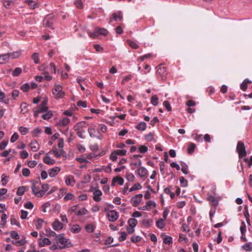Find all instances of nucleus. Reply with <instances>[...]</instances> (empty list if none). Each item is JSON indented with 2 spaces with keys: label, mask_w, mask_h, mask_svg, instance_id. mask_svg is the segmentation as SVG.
Here are the masks:
<instances>
[{
  "label": "nucleus",
  "mask_w": 252,
  "mask_h": 252,
  "mask_svg": "<svg viewBox=\"0 0 252 252\" xmlns=\"http://www.w3.org/2000/svg\"><path fill=\"white\" fill-rule=\"evenodd\" d=\"M56 240L58 243H60L62 246H60V249L69 248L73 245L69 239L65 238L63 234H60L56 236Z\"/></svg>",
  "instance_id": "obj_1"
},
{
  "label": "nucleus",
  "mask_w": 252,
  "mask_h": 252,
  "mask_svg": "<svg viewBox=\"0 0 252 252\" xmlns=\"http://www.w3.org/2000/svg\"><path fill=\"white\" fill-rule=\"evenodd\" d=\"M53 94L55 98L60 99L63 98L64 95V92L63 91V87L58 84H55L52 90Z\"/></svg>",
  "instance_id": "obj_2"
},
{
  "label": "nucleus",
  "mask_w": 252,
  "mask_h": 252,
  "mask_svg": "<svg viewBox=\"0 0 252 252\" xmlns=\"http://www.w3.org/2000/svg\"><path fill=\"white\" fill-rule=\"evenodd\" d=\"M108 31L104 28H95L93 32H89L88 34L91 37L95 38L99 35H106L108 34Z\"/></svg>",
  "instance_id": "obj_3"
},
{
  "label": "nucleus",
  "mask_w": 252,
  "mask_h": 252,
  "mask_svg": "<svg viewBox=\"0 0 252 252\" xmlns=\"http://www.w3.org/2000/svg\"><path fill=\"white\" fill-rule=\"evenodd\" d=\"M236 150L239 154V158H243L246 156V151L243 142L239 141L237 143Z\"/></svg>",
  "instance_id": "obj_4"
},
{
  "label": "nucleus",
  "mask_w": 252,
  "mask_h": 252,
  "mask_svg": "<svg viewBox=\"0 0 252 252\" xmlns=\"http://www.w3.org/2000/svg\"><path fill=\"white\" fill-rule=\"evenodd\" d=\"M48 110V107H44L38 105L36 107L34 108L33 110V116L34 117L37 118L40 113H45Z\"/></svg>",
  "instance_id": "obj_5"
},
{
  "label": "nucleus",
  "mask_w": 252,
  "mask_h": 252,
  "mask_svg": "<svg viewBox=\"0 0 252 252\" xmlns=\"http://www.w3.org/2000/svg\"><path fill=\"white\" fill-rule=\"evenodd\" d=\"M143 194L141 193L137 194L131 197L130 203L134 207H137L142 200Z\"/></svg>",
  "instance_id": "obj_6"
},
{
  "label": "nucleus",
  "mask_w": 252,
  "mask_h": 252,
  "mask_svg": "<svg viewBox=\"0 0 252 252\" xmlns=\"http://www.w3.org/2000/svg\"><path fill=\"white\" fill-rule=\"evenodd\" d=\"M119 213L115 210H111L107 214V218L110 221H116L119 218Z\"/></svg>",
  "instance_id": "obj_7"
},
{
  "label": "nucleus",
  "mask_w": 252,
  "mask_h": 252,
  "mask_svg": "<svg viewBox=\"0 0 252 252\" xmlns=\"http://www.w3.org/2000/svg\"><path fill=\"white\" fill-rule=\"evenodd\" d=\"M166 68L164 66H160L157 71L158 75H159L161 80H164L166 78Z\"/></svg>",
  "instance_id": "obj_8"
},
{
  "label": "nucleus",
  "mask_w": 252,
  "mask_h": 252,
  "mask_svg": "<svg viewBox=\"0 0 252 252\" xmlns=\"http://www.w3.org/2000/svg\"><path fill=\"white\" fill-rule=\"evenodd\" d=\"M53 16L52 15H48L47 16L43 21V24L44 26L52 28V20L53 19Z\"/></svg>",
  "instance_id": "obj_9"
},
{
  "label": "nucleus",
  "mask_w": 252,
  "mask_h": 252,
  "mask_svg": "<svg viewBox=\"0 0 252 252\" xmlns=\"http://www.w3.org/2000/svg\"><path fill=\"white\" fill-rule=\"evenodd\" d=\"M32 189L33 194L37 197H42L43 196V192L40 190L39 188L35 186V184H33L32 187Z\"/></svg>",
  "instance_id": "obj_10"
},
{
  "label": "nucleus",
  "mask_w": 252,
  "mask_h": 252,
  "mask_svg": "<svg viewBox=\"0 0 252 252\" xmlns=\"http://www.w3.org/2000/svg\"><path fill=\"white\" fill-rule=\"evenodd\" d=\"M70 122V120L68 118H64L60 120L56 124V126L59 127L66 126Z\"/></svg>",
  "instance_id": "obj_11"
},
{
  "label": "nucleus",
  "mask_w": 252,
  "mask_h": 252,
  "mask_svg": "<svg viewBox=\"0 0 252 252\" xmlns=\"http://www.w3.org/2000/svg\"><path fill=\"white\" fill-rule=\"evenodd\" d=\"M61 169L58 166L54 167L48 170L49 175L50 177L53 178L56 176L60 171Z\"/></svg>",
  "instance_id": "obj_12"
},
{
  "label": "nucleus",
  "mask_w": 252,
  "mask_h": 252,
  "mask_svg": "<svg viewBox=\"0 0 252 252\" xmlns=\"http://www.w3.org/2000/svg\"><path fill=\"white\" fill-rule=\"evenodd\" d=\"M52 227L56 231H59L63 229V224L58 220H56L52 223Z\"/></svg>",
  "instance_id": "obj_13"
},
{
  "label": "nucleus",
  "mask_w": 252,
  "mask_h": 252,
  "mask_svg": "<svg viewBox=\"0 0 252 252\" xmlns=\"http://www.w3.org/2000/svg\"><path fill=\"white\" fill-rule=\"evenodd\" d=\"M38 245L39 247H43L45 246L50 245L51 241L48 238H44L43 239H39L38 240Z\"/></svg>",
  "instance_id": "obj_14"
},
{
  "label": "nucleus",
  "mask_w": 252,
  "mask_h": 252,
  "mask_svg": "<svg viewBox=\"0 0 252 252\" xmlns=\"http://www.w3.org/2000/svg\"><path fill=\"white\" fill-rule=\"evenodd\" d=\"M88 131L89 135L91 137H97L98 139H101V135L100 136H97L95 134L96 130L95 126L93 125L90 127H89Z\"/></svg>",
  "instance_id": "obj_15"
},
{
  "label": "nucleus",
  "mask_w": 252,
  "mask_h": 252,
  "mask_svg": "<svg viewBox=\"0 0 252 252\" xmlns=\"http://www.w3.org/2000/svg\"><path fill=\"white\" fill-rule=\"evenodd\" d=\"M65 183L67 186H73L75 183L74 177L71 175L65 176Z\"/></svg>",
  "instance_id": "obj_16"
},
{
  "label": "nucleus",
  "mask_w": 252,
  "mask_h": 252,
  "mask_svg": "<svg viewBox=\"0 0 252 252\" xmlns=\"http://www.w3.org/2000/svg\"><path fill=\"white\" fill-rule=\"evenodd\" d=\"M3 5L7 9L11 8L14 6L16 0H2Z\"/></svg>",
  "instance_id": "obj_17"
},
{
  "label": "nucleus",
  "mask_w": 252,
  "mask_h": 252,
  "mask_svg": "<svg viewBox=\"0 0 252 252\" xmlns=\"http://www.w3.org/2000/svg\"><path fill=\"white\" fill-rule=\"evenodd\" d=\"M102 193L100 190L97 189L95 190L94 192V200L96 202H99L101 200V196L102 195Z\"/></svg>",
  "instance_id": "obj_18"
},
{
  "label": "nucleus",
  "mask_w": 252,
  "mask_h": 252,
  "mask_svg": "<svg viewBox=\"0 0 252 252\" xmlns=\"http://www.w3.org/2000/svg\"><path fill=\"white\" fill-rule=\"evenodd\" d=\"M9 55L8 53L0 55V64L7 63L9 60Z\"/></svg>",
  "instance_id": "obj_19"
},
{
  "label": "nucleus",
  "mask_w": 252,
  "mask_h": 252,
  "mask_svg": "<svg viewBox=\"0 0 252 252\" xmlns=\"http://www.w3.org/2000/svg\"><path fill=\"white\" fill-rule=\"evenodd\" d=\"M137 174L140 177H144L147 175L148 171L144 167H140L137 169Z\"/></svg>",
  "instance_id": "obj_20"
},
{
  "label": "nucleus",
  "mask_w": 252,
  "mask_h": 252,
  "mask_svg": "<svg viewBox=\"0 0 252 252\" xmlns=\"http://www.w3.org/2000/svg\"><path fill=\"white\" fill-rule=\"evenodd\" d=\"M85 121H82L78 123L74 126L73 129L76 131L83 129V128L85 127Z\"/></svg>",
  "instance_id": "obj_21"
},
{
  "label": "nucleus",
  "mask_w": 252,
  "mask_h": 252,
  "mask_svg": "<svg viewBox=\"0 0 252 252\" xmlns=\"http://www.w3.org/2000/svg\"><path fill=\"white\" fill-rule=\"evenodd\" d=\"M39 145L36 140H33L31 143V150L33 152H36L39 149Z\"/></svg>",
  "instance_id": "obj_22"
},
{
  "label": "nucleus",
  "mask_w": 252,
  "mask_h": 252,
  "mask_svg": "<svg viewBox=\"0 0 252 252\" xmlns=\"http://www.w3.org/2000/svg\"><path fill=\"white\" fill-rule=\"evenodd\" d=\"M112 19H113L114 21H121L123 19V14L122 12L120 11H118L116 13H114L112 14Z\"/></svg>",
  "instance_id": "obj_23"
},
{
  "label": "nucleus",
  "mask_w": 252,
  "mask_h": 252,
  "mask_svg": "<svg viewBox=\"0 0 252 252\" xmlns=\"http://www.w3.org/2000/svg\"><path fill=\"white\" fill-rule=\"evenodd\" d=\"M21 50L16 51L12 53H8L9 58L15 59L19 58L21 55Z\"/></svg>",
  "instance_id": "obj_24"
},
{
  "label": "nucleus",
  "mask_w": 252,
  "mask_h": 252,
  "mask_svg": "<svg viewBox=\"0 0 252 252\" xmlns=\"http://www.w3.org/2000/svg\"><path fill=\"white\" fill-rule=\"evenodd\" d=\"M43 162L48 165H52L55 163V160L49 156H45L43 158Z\"/></svg>",
  "instance_id": "obj_25"
},
{
  "label": "nucleus",
  "mask_w": 252,
  "mask_h": 252,
  "mask_svg": "<svg viewBox=\"0 0 252 252\" xmlns=\"http://www.w3.org/2000/svg\"><path fill=\"white\" fill-rule=\"evenodd\" d=\"M147 125L145 122H141L137 125L135 126L136 128L139 130L144 131L146 129Z\"/></svg>",
  "instance_id": "obj_26"
},
{
  "label": "nucleus",
  "mask_w": 252,
  "mask_h": 252,
  "mask_svg": "<svg viewBox=\"0 0 252 252\" xmlns=\"http://www.w3.org/2000/svg\"><path fill=\"white\" fill-rule=\"evenodd\" d=\"M181 166L182 167L181 168V171L182 172L185 174H189V171H188V166L187 165L186 163L184 162L181 161Z\"/></svg>",
  "instance_id": "obj_27"
},
{
  "label": "nucleus",
  "mask_w": 252,
  "mask_h": 252,
  "mask_svg": "<svg viewBox=\"0 0 252 252\" xmlns=\"http://www.w3.org/2000/svg\"><path fill=\"white\" fill-rule=\"evenodd\" d=\"M45 113L43 114L42 116H41V117L44 119V120H48L49 119H50L52 116H53V114H52V112L51 111H50V110H47L46 112H45Z\"/></svg>",
  "instance_id": "obj_28"
},
{
  "label": "nucleus",
  "mask_w": 252,
  "mask_h": 252,
  "mask_svg": "<svg viewBox=\"0 0 252 252\" xmlns=\"http://www.w3.org/2000/svg\"><path fill=\"white\" fill-rule=\"evenodd\" d=\"M192 137L197 142H202L203 141V137L202 134H193Z\"/></svg>",
  "instance_id": "obj_29"
},
{
  "label": "nucleus",
  "mask_w": 252,
  "mask_h": 252,
  "mask_svg": "<svg viewBox=\"0 0 252 252\" xmlns=\"http://www.w3.org/2000/svg\"><path fill=\"white\" fill-rule=\"evenodd\" d=\"M242 248L246 251H252V243L251 242L247 243L243 245Z\"/></svg>",
  "instance_id": "obj_30"
},
{
  "label": "nucleus",
  "mask_w": 252,
  "mask_h": 252,
  "mask_svg": "<svg viewBox=\"0 0 252 252\" xmlns=\"http://www.w3.org/2000/svg\"><path fill=\"white\" fill-rule=\"evenodd\" d=\"M156 225L158 228H159L160 229H162L163 227H164L165 225V223L163 220V219H160L158 220L156 222Z\"/></svg>",
  "instance_id": "obj_31"
},
{
  "label": "nucleus",
  "mask_w": 252,
  "mask_h": 252,
  "mask_svg": "<svg viewBox=\"0 0 252 252\" xmlns=\"http://www.w3.org/2000/svg\"><path fill=\"white\" fill-rule=\"evenodd\" d=\"M127 223L128 224V226L135 227L137 224V220L135 218L129 219L128 220Z\"/></svg>",
  "instance_id": "obj_32"
},
{
  "label": "nucleus",
  "mask_w": 252,
  "mask_h": 252,
  "mask_svg": "<svg viewBox=\"0 0 252 252\" xmlns=\"http://www.w3.org/2000/svg\"><path fill=\"white\" fill-rule=\"evenodd\" d=\"M88 213V210L85 208H83L77 210V216H81L87 214Z\"/></svg>",
  "instance_id": "obj_33"
},
{
  "label": "nucleus",
  "mask_w": 252,
  "mask_h": 252,
  "mask_svg": "<svg viewBox=\"0 0 252 252\" xmlns=\"http://www.w3.org/2000/svg\"><path fill=\"white\" fill-rule=\"evenodd\" d=\"M208 200L213 206L216 207L218 205V201L215 196H211L208 198Z\"/></svg>",
  "instance_id": "obj_34"
},
{
  "label": "nucleus",
  "mask_w": 252,
  "mask_h": 252,
  "mask_svg": "<svg viewBox=\"0 0 252 252\" xmlns=\"http://www.w3.org/2000/svg\"><path fill=\"white\" fill-rule=\"evenodd\" d=\"M9 178V177L8 176H6L4 174H3L1 175V182L2 186H5L6 185V184L8 182Z\"/></svg>",
  "instance_id": "obj_35"
},
{
  "label": "nucleus",
  "mask_w": 252,
  "mask_h": 252,
  "mask_svg": "<svg viewBox=\"0 0 252 252\" xmlns=\"http://www.w3.org/2000/svg\"><path fill=\"white\" fill-rule=\"evenodd\" d=\"M163 243L165 244H172L173 243L172 238L169 236H166L163 239Z\"/></svg>",
  "instance_id": "obj_36"
},
{
  "label": "nucleus",
  "mask_w": 252,
  "mask_h": 252,
  "mask_svg": "<svg viewBox=\"0 0 252 252\" xmlns=\"http://www.w3.org/2000/svg\"><path fill=\"white\" fill-rule=\"evenodd\" d=\"M42 132L41 129L37 127L33 129V130L32 131V135L33 137H36L38 136Z\"/></svg>",
  "instance_id": "obj_37"
},
{
  "label": "nucleus",
  "mask_w": 252,
  "mask_h": 252,
  "mask_svg": "<svg viewBox=\"0 0 252 252\" xmlns=\"http://www.w3.org/2000/svg\"><path fill=\"white\" fill-rule=\"evenodd\" d=\"M146 204L147 205V206L149 208V210L156 207V202L152 200H149L147 201Z\"/></svg>",
  "instance_id": "obj_38"
},
{
  "label": "nucleus",
  "mask_w": 252,
  "mask_h": 252,
  "mask_svg": "<svg viewBox=\"0 0 252 252\" xmlns=\"http://www.w3.org/2000/svg\"><path fill=\"white\" fill-rule=\"evenodd\" d=\"M142 189V186L139 183L135 184L129 190V192H132L136 190H139Z\"/></svg>",
  "instance_id": "obj_39"
},
{
  "label": "nucleus",
  "mask_w": 252,
  "mask_h": 252,
  "mask_svg": "<svg viewBox=\"0 0 252 252\" xmlns=\"http://www.w3.org/2000/svg\"><path fill=\"white\" fill-rule=\"evenodd\" d=\"M195 147L196 145L194 143H190V144H189L188 147V153L189 154H192L194 151Z\"/></svg>",
  "instance_id": "obj_40"
},
{
  "label": "nucleus",
  "mask_w": 252,
  "mask_h": 252,
  "mask_svg": "<svg viewBox=\"0 0 252 252\" xmlns=\"http://www.w3.org/2000/svg\"><path fill=\"white\" fill-rule=\"evenodd\" d=\"M85 229L87 232L92 233L94 230L95 226L92 224H88L86 226Z\"/></svg>",
  "instance_id": "obj_41"
},
{
  "label": "nucleus",
  "mask_w": 252,
  "mask_h": 252,
  "mask_svg": "<svg viewBox=\"0 0 252 252\" xmlns=\"http://www.w3.org/2000/svg\"><path fill=\"white\" fill-rule=\"evenodd\" d=\"M81 227L78 224L73 225L71 228V231L73 233H79Z\"/></svg>",
  "instance_id": "obj_42"
},
{
  "label": "nucleus",
  "mask_w": 252,
  "mask_h": 252,
  "mask_svg": "<svg viewBox=\"0 0 252 252\" xmlns=\"http://www.w3.org/2000/svg\"><path fill=\"white\" fill-rule=\"evenodd\" d=\"M152 223L153 221L152 220L145 219L142 220V224L146 227H149Z\"/></svg>",
  "instance_id": "obj_43"
},
{
  "label": "nucleus",
  "mask_w": 252,
  "mask_h": 252,
  "mask_svg": "<svg viewBox=\"0 0 252 252\" xmlns=\"http://www.w3.org/2000/svg\"><path fill=\"white\" fill-rule=\"evenodd\" d=\"M145 139L149 142H151L154 140V134L152 132H150L144 136Z\"/></svg>",
  "instance_id": "obj_44"
},
{
  "label": "nucleus",
  "mask_w": 252,
  "mask_h": 252,
  "mask_svg": "<svg viewBox=\"0 0 252 252\" xmlns=\"http://www.w3.org/2000/svg\"><path fill=\"white\" fill-rule=\"evenodd\" d=\"M43 222V220L42 219H38L35 224L36 228L37 229H41L42 227Z\"/></svg>",
  "instance_id": "obj_45"
},
{
  "label": "nucleus",
  "mask_w": 252,
  "mask_h": 252,
  "mask_svg": "<svg viewBox=\"0 0 252 252\" xmlns=\"http://www.w3.org/2000/svg\"><path fill=\"white\" fill-rule=\"evenodd\" d=\"M151 103L154 106H157L158 103V98L156 95H154L151 98Z\"/></svg>",
  "instance_id": "obj_46"
},
{
  "label": "nucleus",
  "mask_w": 252,
  "mask_h": 252,
  "mask_svg": "<svg viewBox=\"0 0 252 252\" xmlns=\"http://www.w3.org/2000/svg\"><path fill=\"white\" fill-rule=\"evenodd\" d=\"M179 181L182 187H186L188 186V181L183 177H180L179 178Z\"/></svg>",
  "instance_id": "obj_47"
},
{
  "label": "nucleus",
  "mask_w": 252,
  "mask_h": 252,
  "mask_svg": "<svg viewBox=\"0 0 252 252\" xmlns=\"http://www.w3.org/2000/svg\"><path fill=\"white\" fill-rule=\"evenodd\" d=\"M78 205H74L69 208L68 213L70 214H72V213H75L77 215V210H78Z\"/></svg>",
  "instance_id": "obj_48"
},
{
  "label": "nucleus",
  "mask_w": 252,
  "mask_h": 252,
  "mask_svg": "<svg viewBox=\"0 0 252 252\" xmlns=\"http://www.w3.org/2000/svg\"><path fill=\"white\" fill-rule=\"evenodd\" d=\"M22 72V69L20 67H16L12 73L13 76H18Z\"/></svg>",
  "instance_id": "obj_49"
},
{
  "label": "nucleus",
  "mask_w": 252,
  "mask_h": 252,
  "mask_svg": "<svg viewBox=\"0 0 252 252\" xmlns=\"http://www.w3.org/2000/svg\"><path fill=\"white\" fill-rule=\"evenodd\" d=\"M32 60H33V62L35 64L39 63V55L38 53H33L32 56Z\"/></svg>",
  "instance_id": "obj_50"
},
{
  "label": "nucleus",
  "mask_w": 252,
  "mask_h": 252,
  "mask_svg": "<svg viewBox=\"0 0 252 252\" xmlns=\"http://www.w3.org/2000/svg\"><path fill=\"white\" fill-rule=\"evenodd\" d=\"M240 231L242 236L245 235V233L246 231V226L244 221L241 222V225L240 226Z\"/></svg>",
  "instance_id": "obj_51"
},
{
  "label": "nucleus",
  "mask_w": 252,
  "mask_h": 252,
  "mask_svg": "<svg viewBox=\"0 0 252 252\" xmlns=\"http://www.w3.org/2000/svg\"><path fill=\"white\" fill-rule=\"evenodd\" d=\"M19 131L23 135H25L29 132L28 128L24 126H20Z\"/></svg>",
  "instance_id": "obj_52"
},
{
  "label": "nucleus",
  "mask_w": 252,
  "mask_h": 252,
  "mask_svg": "<svg viewBox=\"0 0 252 252\" xmlns=\"http://www.w3.org/2000/svg\"><path fill=\"white\" fill-rule=\"evenodd\" d=\"M25 191V188L24 186L19 187L16 192V193L18 195H22L24 194Z\"/></svg>",
  "instance_id": "obj_53"
},
{
  "label": "nucleus",
  "mask_w": 252,
  "mask_h": 252,
  "mask_svg": "<svg viewBox=\"0 0 252 252\" xmlns=\"http://www.w3.org/2000/svg\"><path fill=\"white\" fill-rule=\"evenodd\" d=\"M26 2L32 9L34 8L37 5V3L33 1L32 0H27Z\"/></svg>",
  "instance_id": "obj_54"
},
{
  "label": "nucleus",
  "mask_w": 252,
  "mask_h": 252,
  "mask_svg": "<svg viewBox=\"0 0 252 252\" xmlns=\"http://www.w3.org/2000/svg\"><path fill=\"white\" fill-rule=\"evenodd\" d=\"M7 218V215L3 213L1 216V223L0 224V226H4V224L6 223Z\"/></svg>",
  "instance_id": "obj_55"
},
{
  "label": "nucleus",
  "mask_w": 252,
  "mask_h": 252,
  "mask_svg": "<svg viewBox=\"0 0 252 252\" xmlns=\"http://www.w3.org/2000/svg\"><path fill=\"white\" fill-rule=\"evenodd\" d=\"M74 198V195L71 193H67L64 197L63 199L65 201L72 200Z\"/></svg>",
  "instance_id": "obj_56"
},
{
  "label": "nucleus",
  "mask_w": 252,
  "mask_h": 252,
  "mask_svg": "<svg viewBox=\"0 0 252 252\" xmlns=\"http://www.w3.org/2000/svg\"><path fill=\"white\" fill-rule=\"evenodd\" d=\"M117 155L121 156H125L126 154V150L125 149L115 150Z\"/></svg>",
  "instance_id": "obj_57"
},
{
  "label": "nucleus",
  "mask_w": 252,
  "mask_h": 252,
  "mask_svg": "<svg viewBox=\"0 0 252 252\" xmlns=\"http://www.w3.org/2000/svg\"><path fill=\"white\" fill-rule=\"evenodd\" d=\"M10 236L12 238L18 240L20 237L18 233L15 231H12L10 232Z\"/></svg>",
  "instance_id": "obj_58"
},
{
  "label": "nucleus",
  "mask_w": 252,
  "mask_h": 252,
  "mask_svg": "<svg viewBox=\"0 0 252 252\" xmlns=\"http://www.w3.org/2000/svg\"><path fill=\"white\" fill-rule=\"evenodd\" d=\"M126 178L129 182H132L134 179V176L131 173H127L126 174Z\"/></svg>",
  "instance_id": "obj_59"
},
{
  "label": "nucleus",
  "mask_w": 252,
  "mask_h": 252,
  "mask_svg": "<svg viewBox=\"0 0 252 252\" xmlns=\"http://www.w3.org/2000/svg\"><path fill=\"white\" fill-rule=\"evenodd\" d=\"M74 3L78 8L81 9L83 7V4L81 0H75Z\"/></svg>",
  "instance_id": "obj_60"
},
{
  "label": "nucleus",
  "mask_w": 252,
  "mask_h": 252,
  "mask_svg": "<svg viewBox=\"0 0 252 252\" xmlns=\"http://www.w3.org/2000/svg\"><path fill=\"white\" fill-rule=\"evenodd\" d=\"M117 156H118L117 154H116L115 151H114L113 152H112V153L111 154V155L110 156V159L111 160H112L113 161H115L117 159V158H118Z\"/></svg>",
  "instance_id": "obj_61"
},
{
  "label": "nucleus",
  "mask_w": 252,
  "mask_h": 252,
  "mask_svg": "<svg viewBox=\"0 0 252 252\" xmlns=\"http://www.w3.org/2000/svg\"><path fill=\"white\" fill-rule=\"evenodd\" d=\"M126 236H127V234L126 232H122L121 233V235L119 238V241L122 242V241H125L126 238Z\"/></svg>",
  "instance_id": "obj_62"
},
{
  "label": "nucleus",
  "mask_w": 252,
  "mask_h": 252,
  "mask_svg": "<svg viewBox=\"0 0 252 252\" xmlns=\"http://www.w3.org/2000/svg\"><path fill=\"white\" fill-rule=\"evenodd\" d=\"M30 88V86L28 83H25L21 87V89L24 92H28Z\"/></svg>",
  "instance_id": "obj_63"
},
{
  "label": "nucleus",
  "mask_w": 252,
  "mask_h": 252,
  "mask_svg": "<svg viewBox=\"0 0 252 252\" xmlns=\"http://www.w3.org/2000/svg\"><path fill=\"white\" fill-rule=\"evenodd\" d=\"M30 171L27 168H25L22 169V174L24 177H27L30 175Z\"/></svg>",
  "instance_id": "obj_64"
}]
</instances>
